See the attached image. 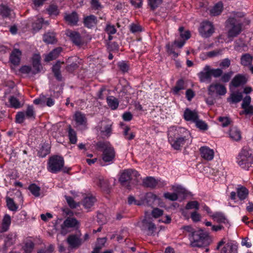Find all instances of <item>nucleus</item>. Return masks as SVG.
<instances>
[{"instance_id": "nucleus-1", "label": "nucleus", "mask_w": 253, "mask_h": 253, "mask_svg": "<svg viewBox=\"0 0 253 253\" xmlns=\"http://www.w3.org/2000/svg\"><path fill=\"white\" fill-rule=\"evenodd\" d=\"M168 141L175 150H180L185 144L192 142L191 136L188 130L183 127H170L168 132Z\"/></svg>"}, {"instance_id": "nucleus-2", "label": "nucleus", "mask_w": 253, "mask_h": 253, "mask_svg": "<svg viewBox=\"0 0 253 253\" xmlns=\"http://www.w3.org/2000/svg\"><path fill=\"white\" fill-rule=\"evenodd\" d=\"M244 17V13L241 12H234L231 14L227 20L228 37H235L241 33L242 28L240 18Z\"/></svg>"}, {"instance_id": "nucleus-3", "label": "nucleus", "mask_w": 253, "mask_h": 253, "mask_svg": "<svg viewBox=\"0 0 253 253\" xmlns=\"http://www.w3.org/2000/svg\"><path fill=\"white\" fill-rule=\"evenodd\" d=\"M140 178V174L136 170L127 169L122 173L119 181L123 186L130 189L132 186L137 184Z\"/></svg>"}, {"instance_id": "nucleus-4", "label": "nucleus", "mask_w": 253, "mask_h": 253, "mask_svg": "<svg viewBox=\"0 0 253 253\" xmlns=\"http://www.w3.org/2000/svg\"><path fill=\"white\" fill-rule=\"evenodd\" d=\"M237 162L242 169H248L253 163V150L244 147L237 158Z\"/></svg>"}, {"instance_id": "nucleus-5", "label": "nucleus", "mask_w": 253, "mask_h": 253, "mask_svg": "<svg viewBox=\"0 0 253 253\" xmlns=\"http://www.w3.org/2000/svg\"><path fill=\"white\" fill-rule=\"evenodd\" d=\"M97 148L103 151L102 159L105 162L113 161L115 156L114 148L109 142H98L96 144Z\"/></svg>"}, {"instance_id": "nucleus-6", "label": "nucleus", "mask_w": 253, "mask_h": 253, "mask_svg": "<svg viewBox=\"0 0 253 253\" xmlns=\"http://www.w3.org/2000/svg\"><path fill=\"white\" fill-rule=\"evenodd\" d=\"M64 165L63 158L60 156L54 155L49 158L47 168L49 172L56 173L63 169Z\"/></svg>"}, {"instance_id": "nucleus-7", "label": "nucleus", "mask_w": 253, "mask_h": 253, "mask_svg": "<svg viewBox=\"0 0 253 253\" xmlns=\"http://www.w3.org/2000/svg\"><path fill=\"white\" fill-rule=\"evenodd\" d=\"M207 237V234L203 230H198L192 232L191 237V245L192 247H200L204 244V241Z\"/></svg>"}, {"instance_id": "nucleus-8", "label": "nucleus", "mask_w": 253, "mask_h": 253, "mask_svg": "<svg viewBox=\"0 0 253 253\" xmlns=\"http://www.w3.org/2000/svg\"><path fill=\"white\" fill-rule=\"evenodd\" d=\"M199 31L203 37L207 38L211 36L214 31V29L211 22L206 21L201 24Z\"/></svg>"}, {"instance_id": "nucleus-9", "label": "nucleus", "mask_w": 253, "mask_h": 253, "mask_svg": "<svg viewBox=\"0 0 253 253\" xmlns=\"http://www.w3.org/2000/svg\"><path fill=\"white\" fill-rule=\"evenodd\" d=\"M208 94L212 96L214 93L219 95H224L226 92L225 86L220 83H213L208 87Z\"/></svg>"}, {"instance_id": "nucleus-10", "label": "nucleus", "mask_w": 253, "mask_h": 253, "mask_svg": "<svg viewBox=\"0 0 253 253\" xmlns=\"http://www.w3.org/2000/svg\"><path fill=\"white\" fill-rule=\"evenodd\" d=\"M80 226V222L74 217L67 218L63 224L61 225V233L62 234H66L67 233L66 228H78Z\"/></svg>"}, {"instance_id": "nucleus-11", "label": "nucleus", "mask_w": 253, "mask_h": 253, "mask_svg": "<svg viewBox=\"0 0 253 253\" xmlns=\"http://www.w3.org/2000/svg\"><path fill=\"white\" fill-rule=\"evenodd\" d=\"M251 97L250 96L247 95L243 98L241 105L243 110L240 112V115H253V106L251 104Z\"/></svg>"}, {"instance_id": "nucleus-12", "label": "nucleus", "mask_w": 253, "mask_h": 253, "mask_svg": "<svg viewBox=\"0 0 253 253\" xmlns=\"http://www.w3.org/2000/svg\"><path fill=\"white\" fill-rule=\"evenodd\" d=\"M201 157L207 161H211L213 159L214 152L213 149L207 146L201 147L200 149Z\"/></svg>"}, {"instance_id": "nucleus-13", "label": "nucleus", "mask_w": 253, "mask_h": 253, "mask_svg": "<svg viewBox=\"0 0 253 253\" xmlns=\"http://www.w3.org/2000/svg\"><path fill=\"white\" fill-rule=\"evenodd\" d=\"M66 35L77 45H80L83 43L80 35L77 32L68 30L66 31Z\"/></svg>"}, {"instance_id": "nucleus-14", "label": "nucleus", "mask_w": 253, "mask_h": 253, "mask_svg": "<svg viewBox=\"0 0 253 253\" xmlns=\"http://www.w3.org/2000/svg\"><path fill=\"white\" fill-rule=\"evenodd\" d=\"M16 235L14 233H10L6 235L4 239V243L1 248L3 252H5L7 249L15 243Z\"/></svg>"}, {"instance_id": "nucleus-15", "label": "nucleus", "mask_w": 253, "mask_h": 253, "mask_svg": "<svg viewBox=\"0 0 253 253\" xmlns=\"http://www.w3.org/2000/svg\"><path fill=\"white\" fill-rule=\"evenodd\" d=\"M199 116L197 112L191 110L189 108H186L183 113V118L186 121L194 122L198 119Z\"/></svg>"}, {"instance_id": "nucleus-16", "label": "nucleus", "mask_w": 253, "mask_h": 253, "mask_svg": "<svg viewBox=\"0 0 253 253\" xmlns=\"http://www.w3.org/2000/svg\"><path fill=\"white\" fill-rule=\"evenodd\" d=\"M198 77L202 82L207 81H211V67L209 65L205 66L203 71L198 74Z\"/></svg>"}, {"instance_id": "nucleus-17", "label": "nucleus", "mask_w": 253, "mask_h": 253, "mask_svg": "<svg viewBox=\"0 0 253 253\" xmlns=\"http://www.w3.org/2000/svg\"><path fill=\"white\" fill-rule=\"evenodd\" d=\"M21 55L22 52L19 49L14 48L10 55V62L14 65H18L20 62Z\"/></svg>"}, {"instance_id": "nucleus-18", "label": "nucleus", "mask_w": 253, "mask_h": 253, "mask_svg": "<svg viewBox=\"0 0 253 253\" xmlns=\"http://www.w3.org/2000/svg\"><path fill=\"white\" fill-rule=\"evenodd\" d=\"M67 241L71 248H78L82 244V240L76 235H70Z\"/></svg>"}, {"instance_id": "nucleus-19", "label": "nucleus", "mask_w": 253, "mask_h": 253, "mask_svg": "<svg viewBox=\"0 0 253 253\" xmlns=\"http://www.w3.org/2000/svg\"><path fill=\"white\" fill-rule=\"evenodd\" d=\"M98 129L100 131V134L103 137H108L111 132V125L107 124L106 122H102Z\"/></svg>"}, {"instance_id": "nucleus-20", "label": "nucleus", "mask_w": 253, "mask_h": 253, "mask_svg": "<svg viewBox=\"0 0 253 253\" xmlns=\"http://www.w3.org/2000/svg\"><path fill=\"white\" fill-rule=\"evenodd\" d=\"M238 247L232 243L229 242L227 243L225 246L221 250L220 253H237Z\"/></svg>"}, {"instance_id": "nucleus-21", "label": "nucleus", "mask_w": 253, "mask_h": 253, "mask_svg": "<svg viewBox=\"0 0 253 253\" xmlns=\"http://www.w3.org/2000/svg\"><path fill=\"white\" fill-rule=\"evenodd\" d=\"M247 81L245 76L239 74L234 77L231 81V84L235 87H238L246 84Z\"/></svg>"}, {"instance_id": "nucleus-22", "label": "nucleus", "mask_w": 253, "mask_h": 253, "mask_svg": "<svg viewBox=\"0 0 253 253\" xmlns=\"http://www.w3.org/2000/svg\"><path fill=\"white\" fill-rule=\"evenodd\" d=\"M229 135L231 139L233 140L238 141L241 139V133L240 130L236 126L231 127Z\"/></svg>"}, {"instance_id": "nucleus-23", "label": "nucleus", "mask_w": 253, "mask_h": 253, "mask_svg": "<svg viewBox=\"0 0 253 253\" xmlns=\"http://www.w3.org/2000/svg\"><path fill=\"white\" fill-rule=\"evenodd\" d=\"M40 61L41 56L39 54H35L33 55L32 63L33 67L35 68V71L33 72L34 74H37L40 71V68L41 67Z\"/></svg>"}, {"instance_id": "nucleus-24", "label": "nucleus", "mask_w": 253, "mask_h": 253, "mask_svg": "<svg viewBox=\"0 0 253 253\" xmlns=\"http://www.w3.org/2000/svg\"><path fill=\"white\" fill-rule=\"evenodd\" d=\"M160 182V180H157L153 177H147L143 180V185L147 187L154 188Z\"/></svg>"}, {"instance_id": "nucleus-25", "label": "nucleus", "mask_w": 253, "mask_h": 253, "mask_svg": "<svg viewBox=\"0 0 253 253\" xmlns=\"http://www.w3.org/2000/svg\"><path fill=\"white\" fill-rule=\"evenodd\" d=\"M96 201V199L92 196H88L85 197L83 202L82 204L84 208L87 211L90 209L94 205Z\"/></svg>"}, {"instance_id": "nucleus-26", "label": "nucleus", "mask_w": 253, "mask_h": 253, "mask_svg": "<svg viewBox=\"0 0 253 253\" xmlns=\"http://www.w3.org/2000/svg\"><path fill=\"white\" fill-rule=\"evenodd\" d=\"M142 222L143 227L147 230V234L148 235H153L156 229L155 225L152 222L148 221L146 219L143 220Z\"/></svg>"}, {"instance_id": "nucleus-27", "label": "nucleus", "mask_w": 253, "mask_h": 253, "mask_svg": "<svg viewBox=\"0 0 253 253\" xmlns=\"http://www.w3.org/2000/svg\"><path fill=\"white\" fill-rule=\"evenodd\" d=\"M62 51L61 47H57L53 49L48 54L46 55L45 60L46 61H50L57 58L61 52Z\"/></svg>"}, {"instance_id": "nucleus-28", "label": "nucleus", "mask_w": 253, "mask_h": 253, "mask_svg": "<svg viewBox=\"0 0 253 253\" xmlns=\"http://www.w3.org/2000/svg\"><path fill=\"white\" fill-rule=\"evenodd\" d=\"M74 119L76 124L79 126H85L86 123V119L85 115L81 112H77L74 115Z\"/></svg>"}, {"instance_id": "nucleus-29", "label": "nucleus", "mask_w": 253, "mask_h": 253, "mask_svg": "<svg viewBox=\"0 0 253 253\" xmlns=\"http://www.w3.org/2000/svg\"><path fill=\"white\" fill-rule=\"evenodd\" d=\"M158 200L157 196L152 193H147L145 196V199L141 202L142 204L146 203L149 205H152L154 203Z\"/></svg>"}, {"instance_id": "nucleus-30", "label": "nucleus", "mask_w": 253, "mask_h": 253, "mask_svg": "<svg viewBox=\"0 0 253 253\" xmlns=\"http://www.w3.org/2000/svg\"><path fill=\"white\" fill-rule=\"evenodd\" d=\"M234 48L239 51H246L247 45L245 42L240 38L235 42Z\"/></svg>"}, {"instance_id": "nucleus-31", "label": "nucleus", "mask_w": 253, "mask_h": 253, "mask_svg": "<svg viewBox=\"0 0 253 253\" xmlns=\"http://www.w3.org/2000/svg\"><path fill=\"white\" fill-rule=\"evenodd\" d=\"M106 100L108 105L112 110H116L118 108L119 102L117 98L110 96L107 98Z\"/></svg>"}, {"instance_id": "nucleus-32", "label": "nucleus", "mask_w": 253, "mask_h": 253, "mask_svg": "<svg viewBox=\"0 0 253 253\" xmlns=\"http://www.w3.org/2000/svg\"><path fill=\"white\" fill-rule=\"evenodd\" d=\"M10 224V216L8 214L5 215L2 221L1 232H4L7 231L9 229Z\"/></svg>"}, {"instance_id": "nucleus-33", "label": "nucleus", "mask_w": 253, "mask_h": 253, "mask_svg": "<svg viewBox=\"0 0 253 253\" xmlns=\"http://www.w3.org/2000/svg\"><path fill=\"white\" fill-rule=\"evenodd\" d=\"M237 196L240 200L245 199L248 194V190L244 186H240L237 189Z\"/></svg>"}, {"instance_id": "nucleus-34", "label": "nucleus", "mask_w": 253, "mask_h": 253, "mask_svg": "<svg viewBox=\"0 0 253 253\" xmlns=\"http://www.w3.org/2000/svg\"><path fill=\"white\" fill-rule=\"evenodd\" d=\"M65 19L69 23L75 25L78 21V16L76 12H73L71 14L66 15Z\"/></svg>"}, {"instance_id": "nucleus-35", "label": "nucleus", "mask_w": 253, "mask_h": 253, "mask_svg": "<svg viewBox=\"0 0 253 253\" xmlns=\"http://www.w3.org/2000/svg\"><path fill=\"white\" fill-rule=\"evenodd\" d=\"M97 23V19L95 16L90 15L85 17L84 19V23L85 26L91 28L94 26Z\"/></svg>"}, {"instance_id": "nucleus-36", "label": "nucleus", "mask_w": 253, "mask_h": 253, "mask_svg": "<svg viewBox=\"0 0 253 253\" xmlns=\"http://www.w3.org/2000/svg\"><path fill=\"white\" fill-rule=\"evenodd\" d=\"M43 41L49 44L53 43L56 42L55 34L53 32H47L43 36Z\"/></svg>"}, {"instance_id": "nucleus-37", "label": "nucleus", "mask_w": 253, "mask_h": 253, "mask_svg": "<svg viewBox=\"0 0 253 253\" xmlns=\"http://www.w3.org/2000/svg\"><path fill=\"white\" fill-rule=\"evenodd\" d=\"M223 9V5L221 2L216 4L210 10L211 14L212 16H216L220 14Z\"/></svg>"}, {"instance_id": "nucleus-38", "label": "nucleus", "mask_w": 253, "mask_h": 253, "mask_svg": "<svg viewBox=\"0 0 253 253\" xmlns=\"http://www.w3.org/2000/svg\"><path fill=\"white\" fill-rule=\"evenodd\" d=\"M253 60V57L249 54L243 55L241 58V63L242 65L246 66L250 65Z\"/></svg>"}, {"instance_id": "nucleus-39", "label": "nucleus", "mask_w": 253, "mask_h": 253, "mask_svg": "<svg viewBox=\"0 0 253 253\" xmlns=\"http://www.w3.org/2000/svg\"><path fill=\"white\" fill-rule=\"evenodd\" d=\"M185 88L184 82L182 80H178L175 86L172 88L174 94H177L181 90Z\"/></svg>"}, {"instance_id": "nucleus-40", "label": "nucleus", "mask_w": 253, "mask_h": 253, "mask_svg": "<svg viewBox=\"0 0 253 253\" xmlns=\"http://www.w3.org/2000/svg\"><path fill=\"white\" fill-rule=\"evenodd\" d=\"M212 217L215 221L218 222L225 223L227 222V220L224 215L221 212H216L212 215Z\"/></svg>"}, {"instance_id": "nucleus-41", "label": "nucleus", "mask_w": 253, "mask_h": 253, "mask_svg": "<svg viewBox=\"0 0 253 253\" xmlns=\"http://www.w3.org/2000/svg\"><path fill=\"white\" fill-rule=\"evenodd\" d=\"M9 102L11 107L15 109L19 108L22 106L18 99L14 96H11L9 99Z\"/></svg>"}, {"instance_id": "nucleus-42", "label": "nucleus", "mask_w": 253, "mask_h": 253, "mask_svg": "<svg viewBox=\"0 0 253 253\" xmlns=\"http://www.w3.org/2000/svg\"><path fill=\"white\" fill-rule=\"evenodd\" d=\"M68 136L70 142L72 144L76 143L77 141V137L76 131L71 128L70 126L69 127Z\"/></svg>"}, {"instance_id": "nucleus-43", "label": "nucleus", "mask_w": 253, "mask_h": 253, "mask_svg": "<svg viewBox=\"0 0 253 253\" xmlns=\"http://www.w3.org/2000/svg\"><path fill=\"white\" fill-rule=\"evenodd\" d=\"M243 99V95L241 92L234 93L231 95L229 101L233 103H237L240 102Z\"/></svg>"}, {"instance_id": "nucleus-44", "label": "nucleus", "mask_w": 253, "mask_h": 253, "mask_svg": "<svg viewBox=\"0 0 253 253\" xmlns=\"http://www.w3.org/2000/svg\"><path fill=\"white\" fill-rule=\"evenodd\" d=\"M6 204L8 209L12 211H16L18 209V206L14 203L13 199L9 198L6 197Z\"/></svg>"}, {"instance_id": "nucleus-45", "label": "nucleus", "mask_w": 253, "mask_h": 253, "mask_svg": "<svg viewBox=\"0 0 253 253\" xmlns=\"http://www.w3.org/2000/svg\"><path fill=\"white\" fill-rule=\"evenodd\" d=\"M25 118L28 119H34L35 117V114L34 111L33 107L32 106H28L27 109L25 112Z\"/></svg>"}, {"instance_id": "nucleus-46", "label": "nucleus", "mask_w": 253, "mask_h": 253, "mask_svg": "<svg viewBox=\"0 0 253 253\" xmlns=\"http://www.w3.org/2000/svg\"><path fill=\"white\" fill-rule=\"evenodd\" d=\"M11 11L6 6L0 7V14L3 17H7L10 15Z\"/></svg>"}, {"instance_id": "nucleus-47", "label": "nucleus", "mask_w": 253, "mask_h": 253, "mask_svg": "<svg viewBox=\"0 0 253 253\" xmlns=\"http://www.w3.org/2000/svg\"><path fill=\"white\" fill-rule=\"evenodd\" d=\"M29 189L31 192L36 197L40 196V188L35 184H31L29 187Z\"/></svg>"}, {"instance_id": "nucleus-48", "label": "nucleus", "mask_w": 253, "mask_h": 253, "mask_svg": "<svg viewBox=\"0 0 253 253\" xmlns=\"http://www.w3.org/2000/svg\"><path fill=\"white\" fill-rule=\"evenodd\" d=\"M47 11L50 15H57L59 13L57 6L54 4L50 5L47 9Z\"/></svg>"}, {"instance_id": "nucleus-49", "label": "nucleus", "mask_w": 253, "mask_h": 253, "mask_svg": "<svg viewBox=\"0 0 253 253\" xmlns=\"http://www.w3.org/2000/svg\"><path fill=\"white\" fill-rule=\"evenodd\" d=\"M43 19L42 18H39L33 23L32 27L33 29L36 31H39L42 28V24L43 23Z\"/></svg>"}, {"instance_id": "nucleus-50", "label": "nucleus", "mask_w": 253, "mask_h": 253, "mask_svg": "<svg viewBox=\"0 0 253 253\" xmlns=\"http://www.w3.org/2000/svg\"><path fill=\"white\" fill-rule=\"evenodd\" d=\"M162 1L163 0H148V4L154 10L160 5Z\"/></svg>"}, {"instance_id": "nucleus-51", "label": "nucleus", "mask_w": 253, "mask_h": 253, "mask_svg": "<svg viewBox=\"0 0 253 253\" xmlns=\"http://www.w3.org/2000/svg\"><path fill=\"white\" fill-rule=\"evenodd\" d=\"M16 122L17 123L21 124L24 122L25 118V114L24 112H18L15 117Z\"/></svg>"}, {"instance_id": "nucleus-52", "label": "nucleus", "mask_w": 253, "mask_h": 253, "mask_svg": "<svg viewBox=\"0 0 253 253\" xmlns=\"http://www.w3.org/2000/svg\"><path fill=\"white\" fill-rule=\"evenodd\" d=\"M199 208V204L196 201H193L189 202L186 206V209L187 210H190V209L198 210Z\"/></svg>"}, {"instance_id": "nucleus-53", "label": "nucleus", "mask_w": 253, "mask_h": 253, "mask_svg": "<svg viewBox=\"0 0 253 253\" xmlns=\"http://www.w3.org/2000/svg\"><path fill=\"white\" fill-rule=\"evenodd\" d=\"M194 123H196L197 127L199 128L200 129L206 130L208 128V126L206 123L205 122L199 120V118Z\"/></svg>"}, {"instance_id": "nucleus-54", "label": "nucleus", "mask_w": 253, "mask_h": 253, "mask_svg": "<svg viewBox=\"0 0 253 253\" xmlns=\"http://www.w3.org/2000/svg\"><path fill=\"white\" fill-rule=\"evenodd\" d=\"M94 182L100 187H106V182L102 176L97 177L94 180Z\"/></svg>"}, {"instance_id": "nucleus-55", "label": "nucleus", "mask_w": 253, "mask_h": 253, "mask_svg": "<svg viewBox=\"0 0 253 253\" xmlns=\"http://www.w3.org/2000/svg\"><path fill=\"white\" fill-rule=\"evenodd\" d=\"M211 76L214 78H218L220 77L222 74V71L220 69H211Z\"/></svg>"}, {"instance_id": "nucleus-56", "label": "nucleus", "mask_w": 253, "mask_h": 253, "mask_svg": "<svg viewBox=\"0 0 253 253\" xmlns=\"http://www.w3.org/2000/svg\"><path fill=\"white\" fill-rule=\"evenodd\" d=\"M105 30L109 35L114 34L117 31L115 26L111 24H107Z\"/></svg>"}, {"instance_id": "nucleus-57", "label": "nucleus", "mask_w": 253, "mask_h": 253, "mask_svg": "<svg viewBox=\"0 0 253 253\" xmlns=\"http://www.w3.org/2000/svg\"><path fill=\"white\" fill-rule=\"evenodd\" d=\"M164 197L171 201H175L177 199V195L175 193L167 192L164 194Z\"/></svg>"}, {"instance_id": "nucleus-58", "label": "nucleus", "mask_w": 253, "mask_h": 253, "mask_svg": "<svg viewBox=\"0 0 253 253\" xmlns=\"http://www.w3.org/2000/svg\"><path fill=\"white\" fill-rule=\"evenodd\" d=\"M163 214V211L162 210H161L159 208H155L152 211V215L153 217L156 218Z\"/></svg>"}, {"instance_id": "nucleus-59", "label": "nucleus", "mask_w": 253, "mask_h": 253, "mask_svg": "<svg viewBox=\"0 0 253 253\" xmlns=\"http://www.w3.org/2000/svg\"><path fill=\"white\" fill-rule=\"evenodd\" d=\"M233 75L232 72H230L224 74L221 78V81L224 83H227L229 81Z\"/></svg>"}, {"instance_id": "nucleus-60", "label": "nucleus", "mask_w": 253, "mask_h": 253, "mask_svg": "<svg viewBox=\"0 0 253 253\" xmlns=\"http://www.w3.org/2000/svg\"><path fill=\"white\" fill-rule=\"evenodd\" d=\"M218 121L221 123L223 127L227 126L230 124V120L227 117H220L218 118Z\"/></svg>"}, {"instance_id": "nucleus-61", "label": "nucleus", "mask_w": 253, "mask_h": 253, "mask_svg": "<svg viewBox=\"0 0 253 253\" xmlns=\"http://www.w3.org/2000/svg\"><path fill=\"white\" fill-rule=\"evenodd\" d=\"M106 242V239L105 238H99L97 239V245L96 247L95 248L96 250H98V251H99L102 247L104 245L105 243Z\"/></svg>"}, {"instance_id": "nucleus-62", "label": "nucleus", "mask_w": 253, "mask_h": 253, "mask_svg": "<svg viewBox=\"0 0 253 253\" xmlns=\"http://www.w3.org/2000/svg\"><path fill=\"white\" fill-rule=\"evenodd\" d=\"M34 248V244L31 242H27L24 247V250L27 253H30Z\"/></svg>"}, {"instance_id": "nucleus-63", "label": "nucleus", "mask_w": 253, "mask_h": 253, "mask_svg": "<svg viewBox=\"0 0 253 253\" xmlns=\"http://www.w3.org/2000/svg\"><path fill=\"white\" fill-rule=\"evenodd\" d=\"M118 65L120 69L123 72H126L128 70V66L125 62H120L118 63Z\"/></svg>"}, {"instance_id": "nucleus-64", "label": "nucleus", "mask_w": 253, "mask_h": 253, "mask_svg": "<svg viewBox=\"0 0 253 253\" xmlns=\"http://www.w3.org/2000/svg\"><path fill=\"white\" fill-rule=\"evenodd\" d=\"M191 218L194 222H198L201 220V215L196 211L191 213Z\"/></svg>"}]
</instances>
